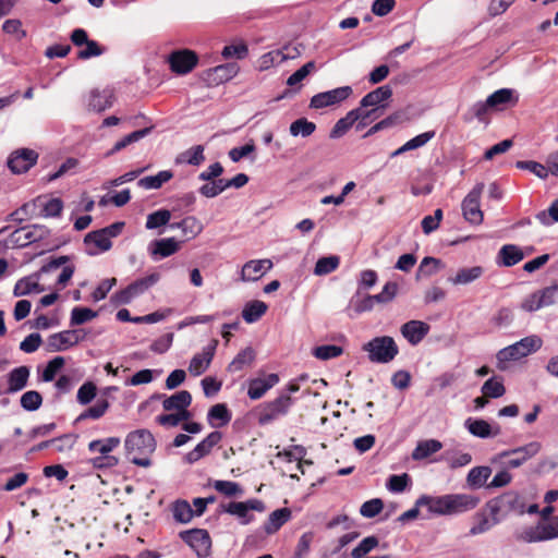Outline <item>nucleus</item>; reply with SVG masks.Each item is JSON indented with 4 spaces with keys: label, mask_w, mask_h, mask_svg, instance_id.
I'll use <instances>...</instances> for the list:
<instances>
[{
    "label": "nucleus",
    "mask_w": 558,
    "mask_h": 558,
    "mask_svg": "<svg viewBox=\"0 0 558 558\" xmlns=\"http://www.w3.org/2000/svg\"><path fill=\"white\" fill-rule=\"evenodd\" d=\"M124 447L132 463L147 468L151 464L149 456L156 449V441L148 429H136L128 434Z\"/></svg>",
    "instance_id": "obj_1"
},
{
    "label": "nucleus",
    "mask_w": 558,
    "mask_h": 558,
    "mask_svg": "<svg viewBox=\"0 0 558 558\" xmlns=\"http://www.w3.org/2000/svg\"><path fill=\"white\" fill-rule=\"evenodd\" d=\"M543 345V339L537 335H531L502 348L496 354L497 367L506 371L509 362L519 361L537 352Z\"/></svg>",
    "instance_id": "obj_2"
},
{
    "label": "nucleus",
    "mask_w": 558,
    "mask_h": 558,
    "mask_svg": "<svg viewBox=\"0 0 558 558\" xmlns=\"http://www.w3.org/2000/svg\"><path fill=\"white\" fill-rule=\"evenodd\" d=\"M514 537L523 543H539L558 537V515L549 520H539L537 524L515 532Z\"/></svg>",
    "instance_id": "obj_3"
},
{
    "label": "nucleus",
    "mask_w": 558,
    "mask_h": 558,
    "mask_svg": "<svg viewBox=\"0 0 558 558\" xmlns=\"http://www.w3.org/2000/svg\"><path fill=\"white\" fill-rule=\"evenodd\" d=\"M363 351L367 352L371 362L386 364L398 355L399 348L392 337L380 336L363 344Z\"/></svg>",
    "instance_id": "obj_4"
},
{
    "label": "nucleus",
    "mask_w": 558,
    "mask_h": 558,
    "mask_svg": "<svg viewBox=\"0 0 558 558\" xmlns=\"http://www.w3.org/2000/svg\"><path fill=\"white\" fill-rule=\"evenodd\" d=\"M292 405V399L288 395H280L272 401L263 403L258 408L257 421L259 425H268L280 416L286 415Z\"/></svg>",
    "instance_id": "obj_5"
},
{
    "label": "nucleus",
    "mask_w": 558,
    "mask_h": 558,
    "mask_svg": "<svg viewBox=\"0 0 558 558\" xmlns=\"http://www.w3.org/2000/svg\"><path fill=\"white\" fill-rule=\"evenodd\" d=\"M484 183H477L464 197L461 204L464 219L472 225H481L484 214L481 210V196Z\"/></svg>",
    "instance_id": "obj_6"
},
{
    "label": "nucleus",
    "mask_w": 558,
    "mask_h": 558,
    "mask_svg": "<svg viewBox=\"0 0 558 558\" xmlns=\"http://www.w3.org/2000/svg\"><path fill=\"white\" fill-rule=\"evenodd\" d=\"M374 112L375 110H364L362 108H355L350 110L345 114V117L339 119L336 122V124L330 131V138H340L351 129V126L356 121H360L363 125H365L369 121Z\"/></svg>",
    "instance_id": "obj_7"
},
{
    "label": "nucleus",
    "mask_w": 558,
    "mask_h": 558,
    "mask_svg": "<svg viewBox=\"0 0 558 558\" xmlns=\"http://www.w3.org/2000/svg\"><path fill=\"white\" fill-rule=\"evenodd\" d=\"M160 279L158 274H150L149 276L138 279L129 284L125 289L117 292L113 300L118 304H128L136 296L144 293L148 288L157 283Z\"/></svg>",
    "instance_id": "obj_8"
},
{
    "label": "nucleus",
    "mask_w": 558,
    "mask_h": 558,
    "mask_svg": "<svg viewBox=\"0 0 558 558\" xmlns=\"http://www.w3.org/2000/svg\"><path fill=\"white\" fill-rule=\"evenodd\" d=\"M223 511L236 517L242 524H248L254 515L251 511L263 512L265 510V506L263 501L258 499H248L246 501H231L227 506H223Z\"/></svg>",
    "instance_id": "obj_9"
},
{
    "label": "nucleus",
    "mask_w": 558,
    "mask_h": 558,
    "mask_svg": "<svg viewBox=\"0 0 558 558\" xmlns=\"http://www.w3.org/2000/svg\"><path fill=\"white\" fill-rule=\"evenodd\" d=\"M353 93L351 86H341L327 92L318 93L311 98L310 107L323 109L326 107L339 105L348 99Z\"/></svg>",
    "instance_id": "obj_10"
},
{
    "label": "nucleus",
    "mask_w": 558,
    "mask_h": 558,
    "mask_svg": "<svg viewBox=\"0 0 558 558\" xmlns=\"http://www.w3.org/2000/svg\"><path fill=\"white\" fill-rule=\"evenodd\" d=\"M180 537L196 553L198 557L210 554L211 539L209 533L203 529H193L180 533Z\"/></svg>",
    "instance_id": "obj_11"
},
{
    "label": "nucleus",
    "mask_w": 558,
    "mask_h": 558,
    "mask_svg": "<svg viewBox=\"0 0 558 558\" xmlns=\"http://www.w3.org/2000/svg\"><path fill=\"white\" fill-rule=\"evenodd\" d=\"M392 96V89L389 85H383L366 94L360 101V107L364 110H375L369 120L378 117L377 111L385 108V102Z\"/></svg>",
    "instance_id": "obj_12"
},
{
    "label": "nucleus",
    "mask_w": 558,
    "mask_h": 558,
    "mask_svg": "<svg viewBox=\"0 0 558 558\" xmlns=\"http://www.w3.org/2000/svg\"><path fill=\"white\" fill-rule=\"evenodd\" d=\"M448 515H458L471 511L480 504V498L472 494H446Z\"/></svg>",
    "instance_id": "obj_13"
},
{
    "label": "nucleus",
    "mask_w": 558,
    "mask_h": 558,
    "mask_svg": "<svg viewBox=\"0 0 558 558\" xmlns=\"http://www.w3.org/2000/svg\"><path fill=\"white\" fill-rule=\"evenodd\" d=\"M274 264L271 259H251L246 262L240 271V280L243 282H254L263 278L271 268Z\"/></svg>",
    "instance_id": "obj_14"
},
{
    "label": "nucleus",
    "mask_w": 558,
    "mask_h": 558,
    "mask_svg": "<svg viewBox=\"0 0 558 558\" xmlns=\"http://www.w3.org/2000/svg\"><path fill=\"white\" fill-rule=\"evenodd\" d=\"M217 345L218 340L214 339L206 347L203 348L202 352L196 353L192 357L189 365V372L193 376H201L207 371L214 359Z\"/></svg>",
    "instance_id": "obj_15"
},
{
    "label": "nucleus",
    "mask_w": 558,
    "mask_h": 558,
    "mask_svg": "<svg viewBox=\"0 0 558 558\" xmlns=\"http://www.w3.org/2000/svg\"><path fill=\"white\" fill-rule=\"evenodd\" d=\"M38 154L33 149L23 148L11 154L8 166L13 173L28 171L37 161Z\"/></svg>",
    "instance_id": "obj_16"
},
{
    "label": "nucleus",
    "mask_w": 558,
    "mask_h": 558,
    "mask_svg": "<svg viewBox=\"0 0 558 558\" xmlns=\"http://www.w3.org/2000/svg\"><path fill=\"white\" fill-rule=\"evenodd\" d=\"M170 69L177 74H186L197 64V56L191 50H178L168 58Z\"/></svg>",
    "instance_id": "obj_17"
},
{
    "label": "nucleus",
    "mask_w": 558,
    "mask_h": 558,
    "mask_svg": "<svg viewBox=\"0 0 558 558\" xmlns=\"http://www.w3.org/2000/svg\"><path fill=\"white\" fill-rule=\"evenodd\" d=\"M541 450V444L537 441H532L523 447H519L517 449H513L511 451H505L501 453L502 457H511L507 461V465L509 468H519L522 465L526 460L534 457Z\"/></svg>",
    "instance_id": "obj_18"
},
{
    "label": "nucleus",
    "mask_w": 558,
    "mask_h": 558,
    "mask_svg": "<svg viewBox=\"0 0 558 558\" xmlns=\"http://www.w3.org/2000/svg\"><path fill=\"white\" fill-rule=\"evenodd\" d=\"M429 329V325L425 322L413 319L403 324L400 332L411 345H417L427 336Z\"/></svg>",
    "instance_id": "obj_19"
},
{
    "label": "nucleus",
    "mask_w": 558,
    "mask_h": 558,
    "mask_svg": "<svg viewBox=\"0 0 558 558\" xmlns=\"http://www.w3.org/2000/svg\"><path fill=\"white\" fill-rule=\"evenodd\" d=\"M464 427L468 432L478 438L496 437L500 434V426L498 424H489L482 418L469 417L464 421Z\"/></svg>",
    "instance_id": "obj_20"
},
{
    "label": "nucleus",
    "mask_w": 558,
    "mask_h": 558,
    "mask_svg": "<svg viewBox=\"0 0 558 558\" xmlns=\"http://www.w3.org/2000/svg\"><path fill=\"white\" fill-rule=\"evenodd\" d=\"M84 244L86 253L92 256L107 252L112 246L111 241L101 229L88 232L84 238Z\"/></svg>",
    "instance_id": "obj_21"
},
{
    "label": "nucleus",
    "mask_w": 558,
    "mask_h": 558,
    "mask_svg": "<svg viewBox=\"0 0 558 558\" xmlns=\"http://www.w3.org/2000/svg\"><path fill=\"white\" fill-rule=\"evenodd\" d=\"M114 101V94L111 88L90 90L87 98V107L89 110L95 112H101L112 107Z\"/></svg>",
    "instance_id": "obj_22"
},
{
    "label": "nucleus",
    "mask_w": 558,
    "mask_h": 558,
    "mask_svg": "<svg viewBox=\"0 0 558 558\" xmlns=\"http://www.w3.org/2000/svg\"><path fill=\"white\" fill-rule=\"evenodd\" d=\"M278 383L279 376L277 374H268L264 377L253 378L248 381L247 396L252 400H258Z\"/></svg>",
    "instance_id": "obj_23"
},
{
    "label": "nucleus",
    "mask_w": 558,
    "mask_h": 558,
    "mask_svg": "<svg viewBox=\"0 0 558 558\" xmlns=\"http://www.w3.org/2000/svg\"><path fill=\"white\" fill-rule=\"evenodd\" d=\"M222 435L219 432H211L208 434L192 451H190L185 460L189 463H194L208 454L211 449L221 440Z\"/></svg>",
    "instance_id": "obj_24"
},
{
    "label": "nucleus",
    "mask_w": 558,
    "mask_h": 558,
    "mask_svg": "<svg viewBox=\"0 0 558 558\" xmlns=\"http://www.w3.org/2000/svg\"><path fill=\"white\" fill-rule=\"evenodd\" d=\"M518 100L519 97L515 90L511 88H501L487 97V105L490 106L492 110H504L509 105H515Z\"/></svg>",
    "instance_id": "obj_25"
},
{
    "label": "nucleus",
    "mask_w": 558,
    "mask_h": 558,
    "mask_svg": "<svg viewBox=\"0 0 558 558\" xmlns=\"http://www.w3.org/2000/svg\"><path fill=\"white\" fill-rule=\"evenodd\" d=\"M417 507H426L429 514L448 515L447 496L422 495L416 499Z\"/></svg>",
    "instance_id": "obj_26"
},
{
    "label": "nucleus",
    "mask_w": 558,
    "mask_h": 558,
    "mask_svg": "<svg viewBox=\"0 0 558 558\" xmlns=\"http://www.w3.org/2000/svg\"><path fill=\"white\" fill-rule=\"evenodd\" d=\"M180 250V242L174 238H166L153 241L148 251L153 257L159 256L161 258L169 257Z\"/></svg>",
    "instance_id": "obj_27"
},
{
    "label": "nucleus",
    "mask_w": 558,
    "mask_h": 558,
    "mask_svg": "<svg viewBox=\"0 0 558 558\" xmlns=\"http://www.w3.org/2000/svg\"><path fill=\"white\" fill-rule=\"evenodd\" d=\"M192 402V396L187 390H181L170 397L165 398L162 407L166 411H175L174 413L189 412L187 408Z\"/></svg>",
    "instance_id": "obj_28"
},
{
    "label": "nucleus",
    "mask_w": 558,
    "mask_h": 558,
    "mask_svg": "<svg viewBox=\"0 0 558 558\" xmlns=\"http://www.w3.org/2000/svg\"><path fill=\"white\" fill-rule=\"evenodd\" d=\"M29 368L27 366H19L8 374L7 393H16L27 386L29 378Z\"/></svg>",
    "instance_id": "obj_29"
},
{
    "label": "nucleus",
    "mask_w": 558,
    "mask_h": 558,
    "mask_svg": "<svg viewBox=\"0 0 558 558\" xmlns=\"http://www.w3.org/2000/svg\"><path fill=\"white\" fill-rule=\"evenodd\" d=\"M524 258L522 250L513 244L504 245L497 255V264L505 267H511Z\"/></svg>",
    "instance_id": "obj_30"
},
{
    "label": "nucleus",
    "mask_w": 558,
    "mask_h": 558,
    "mask_svg": "<svg viewBox=\"0 0 558 558\" xmlns=\"http://www.w3.org/2000/svg\"><path fill=\"white\" fill-rule=\"evenodd\" d=\"M238 72L239 66L236 63H226L209 70L207 76L210 83L218 85L231 80Z\"/></svg>",
    "instance_id": "obj_31"
},
{
    "label": "nucleus",
    "mask_w": 558,
    "mask_h": 558,
    "mask_svg": "<svg viewBox=\"0 0 558 558\" xmlns=\"http://www.w3.org/2000/svg\"><path fill=\"white\" fill-rule=\"evenodd\" d=\"M442 449V442L437 439H425L417 442L412 451L414 461L425 460Z\"/></svg>",
    "instance_id": "obj_32"
},
{
    "label": "nucleus",
    "mask_w": 558,
    "mask_h": 558,
    "mask_svg": "<svg viewBox=\"0 0 558 558\" xmlns=\"http://www.w3.org/2000/svg\"><path fill=\"white\" fill-rule=\"evenodd\" d=\"M48 350L50 352H62L75 345L72 330H64L48 337Z\"/></svg>",
    "instance_id": "obj_33"
},
{
    "label": "nucleus",
    "mask_w": 558,
    "mask_h": 558,
    "mask_svg": "<svg viewBox=\"0 0 558 558\" xmlns=\"http://www.w3.org/2000/svg\"><path fill=\"white\" fill-rule=\"evenodd\" d=\"M34 206L41 209L44 217H57L62 211L63 203L59 197L39 196L35 199Z\"/></svg>",
    "instance_id": "obj_34"
},
{
    "label": "nucleus",
    "mask_w": 558,
    "mask_h": 558,
    "mask_svg": "<svg viewBox=\"0 0 558 558\" xmlns=\"http://www.w3.org/2000/svg\"><path fill=\"white\" fill-rule=\"evenodd\" d=\"M119 437H108L105 439H95L88 444V451L99 453L102 457H112L110 453L120 446Z\"/></svg>",
    "instance_id": "obj_35"
},
{
    "label": "nucleus",
    "mask_w": 558,
    "mask_h": 558,
    "mask_svg": "<svg viewBox=\"0 0 558 558\" xmlns=\"http://www.w3.org/2000/svg\"><path fill=\"white\" fill-rule=\"evenodd\" d=\"M291 518V511L288 508H281L272 511L265 522L264 530L267 534L276 533Z\"/></svg>",
    "instance_id": "obj_36"
},
{
    "label": "nucleus",
    "mask_w": 558,
    "mask_h": 558,
    "mask_svg": "<svg viewBox=\"0 0 558 558\" xmlns=\"http://www.w3.org/2000/svg\"><path fill=\"white\" fill-rule=\"evenodd\" d=\"M204 146L195 145L175 157L177 165L199 166L205 160Z\"/></svg>",
    "instance_id": "obj_37"
},
{
    "label": "nucleus",
    "mask_w": 558,
    "mask_h": 558,
    "mask_svg": "<svg viewBox=\"0 0 558 558\" xmlns=\"http://www.w3.org/2000/svg\"><path fill=\"white\" fill-rule=\"evenodd\" d=\"M207 420L213 427L225 426L231 421V413L226 404L218 403L209 409Z\"/></svg>",
    "instance_id": "obj_38"
},
{
    "label": "nucleus",
    "mask_w": 558,
    "mask_h": 558,
    "mask_svg": "<svg viewBox=\"0 0 558 558\" xmlns=\"http://www.w3.org/2000/svg\"><path fill=\"white\" fill-rule=\"evenodd\" d=\"M484 272L483 267L473 266L470 268H461L457 271L454 277H450L448 280L454 284H469L477 280Z\"/></svg>",
    "instance_id": "obj_39"
},
{
    "label": "nucleus",
    "mask_w": 558,
    "mask_h": 558,
    "mask_svg": "<svg viewBox=\"0 0 558 558\" xmlns=\"http://www.w3.org/2000/svg\"><path fill=\"white\" fill-rule=\"evenodd\" d=\"M492 474V469L489 466H475L472 468L466 476V484L471 488H481L483 487L487 480Z\"/></svg>",
    "instance_id": "obj_40"
},
{
    "label": "nucleus",
    "mask_w": 558,
    "mask_h": 558,
    "mask_svg": "<svg viewBox=\"0 0 558 558\" xmlns=\"http://www.w3.org/2000/svg\"><path fill=\"white\" fill-rule=\"evenodd\" d=\"M173 173L169 170L159 171L155 175L142 178L137 184L145 190H156L162 186L163 183L171 180Z\"/></svg>",
    "instance_id": "obj_41"
},
{
    "label": "nucleus",
    "mask_w": 558,
    "mask_h": 558,
    "mask_svg": "<svg viewBox=\"0 0 558 558\" xmlns=\"http://www.w3.org/2000/svg\"><path fill=\"white\" fill-rule=\"evenodd\" d=\"M255 359V352L252 348L247 347L241 350L236 356L231 361L228 366L229 372L235 373L242 371L245 366L253 363Z\"/></svg>",
    "instance_id": "obj_42"
},
{
    "label": "nucleus",
    "mask_w": 558,
    "mask_h": 558,
    "mask_svg": "<svg viewBox=\"0 0 558 558\" xmlns=\"http://www.w3.org/2000/svg\"><path fill=\"white\" fill-rule=\"evenodd\" d=\"M44 291V288L39 286L38 281L33 277H25L20 279L13 290V294L15 296H23L31 293H40Z\"/></svg>",
    "instance_id": "obj_43"
},
{
    "label": "nucleus",
    "mask_w": 558,
    "mask_h": 558,
    "mask_svg": "<svg viewBox=\"0 0 558 558\" xmlns=\"http://www.w3.org/2000/svg\"><path fill=\"white\" fill-rule=\"evenodd\" d=\"M497 523L485 512H477L474 515V522L469 531L472 536L488 532Z\"/></svg>",
    "instance_id": "obj_44"
},
{
    "label": "nucleus",
    "mask_w": 558,
    "mask_h": 558,
    "mask_svg": "<svg viewBox=\"0 0 558 558\" xmlns=\"http://www.w3.org/2000/svg\"><path fill=\"white\" fill-rule=\"evenodd\" d=\"M267 311L266 303L262 301H252L245 305L242 311L243 319L248 323L257 322Z\"/></svg>",
    "instance_id": "obj_45"
},
{
    "label": "nucleus",
    "mask_w": 558,
    "mask_h": 558,
    "mask_svg": "<svg viewBox=\"0 0 558 558\" xmlns=\"http://www.w3.org/2000/svg\"><path fill=\"white\" fill-rule=\"evenodd\" d=\"M172 229H181L184 235L195 238L203 231L202 223L195 217H186L180 222L170 225Z\"/></svg>",
    "instance_id": "obj_46"
},
{
    "label": "nucleus",
    "mask_w": 558,
    "mask_h": 558,
    "mask_svg": "<svg viewBox=\"0 0 558 558\" xmlns=\"http://www.w3.org/2000/svg\"><path fill=\"white\" fill-rule=\"evenodd\" d=\"M151 132V128H145L142 130L134 131L120 141H118L114 146L111 148V150L108 153V155H112L114 153H118L122 150L123 148L128 147L129 145L136 143L147 136Z\"/></svg>",
    "instance_id": "obj_47"
},
{
    "label": "nucleus",
    "mask_w": 558,
    "mask_h": 558,
    "mask_svg": "<svg viewBox=\"0 0 558 558\" xmlns=\"http://www.w3.org/2000/svg\"><path fill=\"white\" fill-rule=\"evenodd\" d=\"M485 509L487 510L488 515L497 524L509 515V513H508V511L506 509V505L504 504V500H502L501 496L496 497V498L489 500L486 504Z\"/></svg>",
    "instance_id": "obj_48"
},
{
    "label": "nucleus",
    "mask_w": 558,
    "mask_h": 558,
    "mask_svg": "<svg viewBox=\"0 0 558 558\" xmlns=\"http://www.w3.org/2000/svg\"><path fill=\"white\" fill-rule=\"evenodd\" d=\"M441 460L446 461L450 469H458L471 463L472 456L462 451H446L441 456Z\"/></svg>",
    "instance_id": "obj_49"
},
{
    "label": "nucleus",
    "mask_w": 558,
    "mask_h": 558,
    "mask_svg": "<svg viewBox=\"0 0 558 558\" xmlns=\"http://www.w3.org/2000/svg\"><path fill=\"white\" fill-rule=\"evenodd\" d=\"M316 130V124L308 121L306 118H300L290 124V134L294 137L302 136L308 137Z\"/></svg>",
    "instance_id": "obj_50"
},
{
    "label": "nucleus",
    "mask_w": 558,
    "mask_h": 558,
    "mask_svg": "<svg viewBox=\"0 0 558 558\" xmlns=\"http://www.w3.org/2000/svg\"><path fill=\"white\" fill-rule=\"evenodd\" d=\"M172 513L174 520L180 523H189L194 517L191 505L185 500H177L172 506Z\"/></svg>",
    "instance_id": "obj_51"
},
{
    "label": "nucleus",
    "mask_w": 558,
    "mask_h": 558,
    "mask_svg": "<svg viewBox=\"0 0 558 558\" xmlns=\"http://www.w3.org/2000/svg\"><path fill=\"white\" fill-rule=\"evenodd\" d=\"M340 264V258L336 255L325 256L317 260L314 274L316 276H325L335 271Z\"/></svg>",
    "instance_id": "obj_52"
},
{
    "label": "nucleus",
    "mask_w": 558,
    "mask_h": 558,
    "mask_svg": "<svg viewBox=\"0 0 558 558\" xmlns=\"http://www.w3.org/2000/svg\"><path fill=\"white\" fill-rule=\"evenodd\" d=\"M171 219V213L168 209H159L147 216L146 229L154 230L159 227L166 226Z\"/></svg>",
    "instance_id": "obj_53"
},
{
    "label": "nucleus",
    "mask_w": 558,
    "mask_h": 558,
    "mask_svg": "<svg viewBox=\"0 0 558 558\" xmlns=\"http://www.w3.org/2000/svg\"><path fill=\"white\" fill-rule=\"evenodd\" d=\"M504 504L506 505V509L508 513L515 512L518 514H523L525 512V506L522 501L521 497L514 492H508L501 495Z\"/></svg>",
    "instance_id": "obj_54"
},
{
    "label": "nucleus",
    "mask_w": 558,
    "mask_h": 558,
    "mask_svg": "<svg viewBox=\"0 0 558 558\" xmlns=\"http://www.w3.org/2000/svg\"><path fill=\"white\" fill-rule=\"evenodd\" d=\"M482 392L485 397L488 398H499L505 395L506 388L501 379L492 377L487 379L482 386Z\"/></svg>",
    "instance_id": "obj_55"
},
{
    "label": "nucleus",
    "mask_w": 558,
    "mask_h": 558,
    "mask_svg": "<svg viewBox=\"0 0 558 558\" xmlns=\"http://www.w3.org/2000/svg\"><path fill=\"white\" fill-rule=\"evenodd\" d=\"M97 316V312L88 307L76 306L71 311L70 325L78 326L85 324Z\"/></svg>",
    "instance_id": "obj_56"
},
{
    "label": "nucleus",
    "mask_w": 558,
    "mask_h": 558,
    "mask_svg": "<svg viewBox=\"0 0 558 558\" xmlns=\"http://www.w3.org/2000/svg\"><path fill=\"white\" fill-rule=\"evenodd\" d=\"M411 478L408 473H403L400 475H391L389 476L386 487L389 492L399 494L407 489V487L410 485Z\"/></svg>",
    "instance_id": "obj_57"
},
{
    "label": "nucleus",
    "mask_w": 558,
    "mask_h": 558,
    "mask_svg": "<svg viewBox=\"0 0 558 558\" xmlns=\"http://www.w3.org/2000/svg\"><path fill=\"white\" fill-rule=\"evenodd\" d=\"M191 418L190 412L182 413H169L162 414L156 417L158 424L165 427H174L184 421H189Z\"/></svg>",
    "instance_id": "obj_58"
},
{
    "label": "nucleus",
    "mask_w": 558,
    "mask_h": 558,
    "mask_svg": "<svg viewBox=\"0 0 558 558\" xmlns=\"http://www.w3.org/2000/svg\"><path fill=\"white\" fill-rule=\"evenodd\" d=\"M343 350L339 345L326 344L316 347L313 350V355L318 360L327 361L340 356Z\"/></svg>",
    "instance_id": "obj_59"
},
{
    "label": "nucleus",
    "mask_w": 558,
    "mask_h": 558,
    "mask_svg": "<svg viewBox=\"0 0 558 558\" xmlns=\"http://www.w3.org/2000/svg\"><path fill=\"white\" fill-rule=\"evenodd\" d=\"M444 267L440 259L435 257H424L420 264L417 276L429 277Z\"/></svg>",
    "instance_id": "obj_60"
},
{
    "label": "nucleus",
    "mask_w": 558,
    "mask_h": 558,
    "mask_svg": "<svg viewBox=\"0 0 558 558\" xmlns=\"http://www.w3.org/2000/svg\"><path fill=\"white\" fill-rule=\"evenodd\" d=\"M213 486L217 492L228 497L241 496L243 494L242 487L235 482L215 481Z\"/></svg>",
    "instance_id": "obj_61"
},
{
    "label": "nucleus",
    "mask_w": 558,
    "mask_h": 558,
    "mask_svg": "<svg viewBox=\"0 0 558 558\" xmlns=\"http://www.w3.org/2000/svg\"><path fill=\"white\" fill-rule=\"evenodd\" d=\"M109 402L106 399L98 400L93 407L85 410L78 417L77 421L93 418H100L108 410Z\"/></svg>",
    "instance_id": "obj_62"
},
{
    "label": "nucleus",
    "mask_w": 558,
    "mask_h": 558,
    "mask_svg": "<svg viewBox=\"0 0 558 558\" xmlns=\"http://www.w3.org/2000/svg\"><path fill=\"white\" fill-rule=\"evenodd\" d=\"M378 538L376 536H367L360 542V544L352 550V558H363L374 548L378 546Z\"/></svg>",
    "instance_id": "obj_63"
},
{
    "label": "nucleus",
    "mask_w": 558,
    "mask_h": 558,
    "mask_svg": "<svg viewBox=\"0 0 558 558\" xmlns=\"http://www.w3.org/2000/svg\"><path fill=\"white\" fill-rule=\"evenodd\" d=\"M43 398L38 391L29 390L22 395L21 407L26 411H36L40 408Z\"/></svg>",
    "instance_id": "obj_64"
}]
</instances>
